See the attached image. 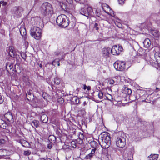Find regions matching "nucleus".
<instances>
[{"label": "nucleus", "instance_id": "18", "mask_svg": "<svg viewBox=\"0 0 160 160\" xmlns=\"http://www.w3.org/2000/svg\"><path fill=\"white\" fill-rule=\"evenodd\" d=\"M122 92L126 94L129 95L132 93V91L131 89L125 87L122 89Z\"/></svg>", "mask_w": 160, "mask_h": 160}, {"label": "nucleus", "instance_id": "56", "mask_svg": "<svg viewBox=\"0 0 160 160\" xmlns=\"http://www.w3.org/2000/svg\"><path fill=\"white\" fill-rule=\"evenodd\" d=\"M55 62V61H54L52 62V64L53 65H55L54 64V63Z\"/></svg>", "mask_w": 160, "mask_h": 160}, {"label": "nucleus", "instance_id": "3", "mask_svg": "<svg viewBox=\"0 0 160 160\" xmlns=\"http://www.w3.org/2000/svg\"><path fill=\"white\" fill-rule=\"evenodd\" d=\"M56 21L57 24L61 27L66 28L69 25L68 19L66 15L63 14L58 16Z\"/></svg>", "mask_w": 160, "mask_h": 160}, {"label": "nucleus", "instance_id": "43", "mask_svg": "<svg viewBox=\"0 0 160 160\" xmlns=\"http://www.w3.org/2000/svg\"><path fill=\"white\" fill-rule=\"evenodd\" d=\"M96 150V148H93L92 149L91 152V154H92L94 155Z\"/></svg>", "mask_w": 160, "mask_h": 160}, {"label": "nucleus", "instance_id": "25", "mask_svg": "<svg viewBox=\"0 0 160 160\" xmlns=\"http://www.w3.org/2000/svg\"><path fill=\"white\" fill-rule=\"evenodd\" d=\"M14 14L17 17H20L21 15V10L18 8H15Z\"/></svg>", "mask_w": 160, "mask_h": 160}, {"label": "nucleus", "instance_id": "32", "mask_svg": "<svg viewBox=\"0 0 160 160\" xmlns=\"http://www.w3.org/2000/svg\"><path fill=\"white\" fill-rule=\"evenodd\" d=\"M106 98L108 100L111 101L112 99V97L110 94H108L106 96Z\"/></svg>", "mask_w": 160, "mask_h": 160}, {"label": "nucleus", "instance_id": "19", "mask_svg": "<svg viewBox=\"0 0 160 160\" xmlns=\"http://www.w3.org/2000/svg\"><path fill=\"white\" fill-rule=\"evenodd\" d=\"M35 22L36 24L40 26L42 23V21L41 18L39 17H35L34 18Z\"/></svg>", "mask_w": 160, "mask_h": 160}, {"label": "nucleus", "instance_id": "54", "mask_svg": "<svg viewBox=\"0 0 160 160\" xmlns=\"http://www.w3.org/2000/svg\"><path fill=\"white\" fill-rule=\"evenodd\" d=\"M87 88L88 90H89L90 89V87H87Z\"/></svg>", "mask_w": 160, "mask_h": 160}, {"label": "nucleus", "instance_id": "37", "mask_svg": "<svg viewBox=\"0 0 160 160\" xmlns=\"http://www.w3.org/2000/svg\"><path fill=\"white\" fill-rule=\"evenodd\" d=\"M0 4H1L2 6H4L7 4V3L3 1H1L0 2Z\"/></svg>", "mask_w": 160, "mask_h": 160}, {"label": "nucleus", "instance_id": "47", "mask_svg": "<svg viewBox=\"0 0 160 160\" xmlns=\"http://www.w3.org/2000/svg\"><path fill=\"white\" fill-rule=\"evenodd\" d=\"M87 103L86 101H84L83 104L82 105V107H85V106L87 105Z\"/></svg>", "mask_w": 160, "mask_h": 160}, {"label": "nucleus", "instance_id": "41", "mask_svg": "<svg viewBox=\"0 0 160 160\" xmlns=\"http://www.w3.org/2000/svg\"><path fill=\"white\" fill-rule=\"evenodd\" d=\"M115 24L119 28H121L122 27V24L120 23H118V22H116L115 23Z\"/></svg>", "mask_w": 160, "mask_h": 160}, {"label": "nucleus", "instance_id": "16", "mask_svg": "<svg viewBox=\"0 0 160 160\" xmlns=\"http://www.w3.org/2000/svg\"><path fill=\"white\" fill-rule=\"evenodd\" d=\"M9 50L8 54L10 56L12 57H14L15 56V52L14 50V48L12 46H11L9 47Z\"/></svg>", "mask_w": 160, "mask_h": 160}, {"label": "nucleus", "instance_id": "20", "mask_svg": "<svg viewBox=\"0 0 160 160\" xmlns=\"http://www.w3.org/2000/svg\"><path fill=\"white\" fill-rule=\"evenodd\" d=\"M133 153L134 151L132 149L128 151L127 154V158H128V160H132L131 158H132Z\"/></svg>", "mask_w": 160, "mask_h": 160}, {"label": "nucleus", "instance_id": "40", "mask_svg": "<svg viewBox=\"0 0 160 160\" xmlns=\"http://www.w3.org/2000/svg\"><path fill=\"white\" fill-rule=\"evenodd\" d=\"M23 79L25 82H27L28 80V77L25 76H23Z\"/></svg>", "mask_w": 160, "mask_h": 160}, {"label": "nucleus", "instance_id": "2", "mask_svg": "<svg viewBox=\"0 0 160 160\" xmlns=\"http://www.w3.org/2000/svg\"><path fill=\"white\" fill-rule=\"evenodd\" d=\"M40 10L44 15H51L53 13L52 5L48 3H44L41 6Z\"/></svg>", "mask_w": 160, "mask_h": 160}, {"label": "nucleus", "instance_id": "7", "mask_svg": "<svg viewBox=\"0 0 160 160\" xmlns=\"http://www.w3.org/2000/svg\"><path fill=\"white\" fill-rule=\"evenodd\" d=\"M114 66L117 70L123 71L125 69V62L124 61L118 60L115 62Z\"/></svg>", "mask_w": 160, "mask_h": 160}, {"label": "nucleus", "instance_id": "46", "mask_svg": "<svg viewBox=\"0 0 160 160\" xmlns=\"http://www.w3.org/2000/svg\"><path fill=\"white\" fill-rule=\"evenodd\" d=\"M4 143V140L3 139H2L0 140V143L1 144H3Z\"/></svg>", "mask_w": 160, "mask_h": 160}, {"label": "nucleus", "instance_id": "9", "mask_svg": "<svg viewBox=\"0 0 160 160\" xmlns=\"http://www.w3.org/2000/svg\"><path fill=\"white\" fill-rule=\"evenodd\" d=\"M13 152L12 150H7L5 149H0V154L2 158L6 159H9L8 156L12 154Z\"/></svg>", "mask_w": 160, "mask_h": 160}, {"label": "nucleus", "instance_id": "22", "mask_svg": "<svg viewBox=\"0 0 160 160\" xmlns=\"http://www.w3.org/2000/svg\"><path fill=\"white\" fill-rule=\"evenodd\" d=\"M41 120L43 123H46L48 121V117L47 115L45 114H42L41 117Z\"/></svg>", "mask_w": 160, "mask_h": 160}, {"label": "nucleus", "instance_id": "17", "mask_svg": "<svg viewBox=\"0 0 160 160\" xmlns=\"http://www.w3.org/2000/svg\"><path fill=\"white\" fill-rule=\"evenodd\" d=\"M27 98L29 101H31L34 98V95L32 93V91L29 90L26 94Z\"/></svg>", "mask_w": 160, "mask_h": 160}, {"label": "nucleus", "instance_id": "29", "mask_svg": "<svg viewBox=\"0 0 160 160\" xmlns=\"http://www.w3.org/2000/svg\"><path fill=\"white\" fill-rule=\"evenodd\" d=\"M6 69H12L13 67V65L11 63L8 62L6 64Z\"/></svg>", "mask_w": 160, "mask_h": 160}, {"label": "nucleus", "instance_id": "33", "mask_svg": "<svg viewBox=\"0 0 160 160\" xmlns=\"http://www.w3.org/2000/svg\"><path fill=\"white\" fill-rule=\"evenodd\" d=\"M74 100V102L76 104H78L79 102V99L77 97H74L73 98Z\"/></svg>", "mask_w": 160, "mask_h": 160}, {"label": "nucleus", "instance_id": "59", "mask_svg": "<svg viewBox=\"0 0 160 160\" xmlns=\"http://www.w3.org/2000/svg\"><path fill=\"white\" fill-rule=\"evenodd\" d=\"M58 66H59L60 65V63H58Z\"/></svg>", "mask_w": 160, "mask_h": 160}, {"label": "nucleus", "instance_id": "60", "mask_svg": "<svg viewBox=\"0 0 160 160\" xmlns=\"http://www.w3.org/2000/svg\"><path fill=\"white\" fill-rule=\"evenodd\" d=\"M51 137H53V138H54V137H53V136H51ZM50 137V136L49 137Z\"/></svg>", "mask_w": 160, "mask_h": 160}, {"label": "nucleus", "instance_id": "57", "mask_svg": "<svg viewBox=\"0 0 160 160\" xmlns=\"http://www.w3.org/2000/svg\"><path fill=\"white\" fill-rule=\"evenodd\" d=\"M22 55V58H23L24 59H25L26 58H24L23 57H24V56H22V55Z\"/></svg>", "mask_w": 160, "mask_h": 160}, {"label": "nucleus", "instance_id": "45", "mask_svg": "<svg viewBox=\"0 0 160 160\" xmlns=\"http://www.w3.org/2000/svg\"><path fill=\"white\" fill-rule=\"evenodd\" d=\"M58 102H60L61 103H62L64 102V100L62 98H59Z\"/></svg>", "mask_w": 160, "mask_h": 160}, {"label": "nucleus", "instance_id": "8", "mask_svg": "<svg viewBox=\"0 0 160 160\" xmlns=\"http://www.w3.org/2000/svg\"><path fill=\"white\" fill-rule=\"evenodd\" d=\"M122 51V46L120 45H114L111 49V53L115 55H119Z\"/></svg>", "mask_w": 160, "mask_h": 160}, {"label": "nucleus", "instance_id": "30", "mask_svg": "<svg viewBox=\"0 0 160 160\" xmlns=\"http://www.w3.org/2000/svg\"><path fill=\"white\" fill-rule=\"evenodd\" d=\"M54 82L56 84L58 85L60 83V80L59 78L56 77L54 78Z\"/></svg>", "mask_w": 160, "mask_h": 160}, {"label": "nucleus", "instance_id": "14", "mask_svg": "<svg viewBox=\"0 0 160 160\" xmlns=\"http://www.w3.org/2000/svg\"><path fill=\"white\" fill-rule=\"evenodd\" d=\"M105 7L107 8L108 9L109 11H110V14L111 16L113 17H114L115 16V14L113 12L111 9L109 8V6L107 4H105V5L104 8L102 7V9L103 11L106 13L109 14V12H108L106 10H105Z\"/></svg>", "mask_w": 160, "mask_h": 160}, {"label": "nucleus", "instance_id": "24", "mask_svg": "<svg viewBox=\"0 0 160 160\" xmlns=\"http://www.w3.org/2000/svg\"><path fill=\"white\" fill-rule=\"evenodd\" d=\"M69 25V24L71 26H75L76 24V20L74 17H73L71 19L70 21L69 19H68Z\"/></svg>", "mask_w": 160, "mask_h": 160}, {"label": "nucleus", "instance_id": "42", "mask_svg": "<svg viewBox=\"0 0 160 160\" xmlns=\"http://www.w3.org/2000/svg\"><path fill=\"white\" fill-rule=\"evenodd\" d=\"M125 0H118L119 3L121 4H124Z\"/></svg>", "mask_w": 160, "mask_h": 160}, {"label": "nucleus", "instance_id": "61", "mask_svg": "<svg viewBox=\"0 0 160 160\" xmlns=\"http://www.w3.org/2000/svg\"><path fill=\"white\" fill-rule=\"evenodd\" d=\"M1 4H0V7H1Z\"/></svg>", "mask_w": 160, "mask_h": 160}, {"label": "nucleus", "instance_id": "26", "mask_svg": "<svg viewBox=\"0 0 160 160\" xmlns=\"http://www.w3.org/2000/svg\"><path fill=\"white\" fill-rule=\"evenodd\" d=\"M31 125L32 127L37 128L39 126V122L38 121L33 120L31 123Z\"/></svg>", "mask_w": 160, "mask_h": 160}, {"label": "nucleus", "instance_id": "48", "mask_svg": "<svg viewBox=\"0 0 160 160\" xmlns=\"http://www.w3.org/2000/svg\"><path fill=\"white\" fill-rule=\"evenodd\" d=\"M62 148L63 149H66V148H69V146L68 145H65L63 146Z\"/></svg>", "mask_w": 160, "mask_h": 160}, {"label": "nucleus", "instance_id": "27", "mask_svg": "<svg viewBox=\"0 0 160 160\" xmlns=\"http://www.w3.org/2000/svg\"><path fill=\"white\" fill-rule=\"evenodd\" d=\"M90 144L91 147L93 148H96L97 143V142L95 141H92L90 142Z\"/></svg>", "mask_w": 160, "mask_h": 160}, {"label": "nucleus", "instance_id": "12", "mask_svg": "<svg viewBox=\"0 0 160 160\" xmlns=\"http://www.w3.org/2000/svg\"><path fill=\"white\" fill-rule=\"evenodd\" d=\"M111 52V49L108 47H106L102 49V53L103 57H108Z\"/></svg>", "mask_w": 160, "mask_h": 160}, {"label": "nucleus", "instance_id": "23", "mask_svg": "<svg viewBox=\"0 0 160 160\" xmlns=\"http://www.w3.org/2000/svg\"><path fill=\"white\" fill-rule=\"evenodd\" d=\"M148 158L149 160H157L158 155L157 154H151Z\"/></svg>", "mask_w": 160, "mask_h": 160}, {"label": "nucleus", "instance_id": "15", "mask_svg": "<svg viewBox=\"0 0 160 160\" xmlns=\"http://www.w3.org/2000/svg\"><path fill=\"white\" fill-rule=\"evenodd\" d=\"M77 110L78 113L82 115L86 113V108L85 107H78L77 108Z\"/></svg>", "mask_w": 160, "mask_h": 160}, {"label": "nucleus", "instance_id": "21", "mask_svg": "<svg viewBox=\"0 0 160 160\" xmlns=\"http://www.w3.org/2000/svg\"><path fill=\"white\" fill-rule=\"evenodd\" d=\"M143 45L146 48L149 47L151 44V42L150 40L148 38H146L143 42Z\"/></svg>", "mask_w": 160, "mask_h": 160}, {"label": "nucleus", "instance_id": "63", "mask_svg": "<svg viewBox=\"0 0 160 160\" xmlns=\"http://www.w3.org/2000/svg\"><path fill=\"white\" fill-rule=\"evenodd\" d=\"M45 105H42V106H45Z\"/></svg>", "mask_w": 160, "mask_h": 160}, {"label": "nucleus", "instance_id": "52", "mask_svg": "<svg viewBox=\"0 0 160 160\" xmlns=\"http://www.w3.org/2000/svg\"><path fill=\"white\" fill-rule=\"evenodd\" d=\"M95 13H96V16H99V14H98V12H97V10H96V11H95Z\"/></svg>", "mask_w": 160, "mask_h": 160}, {"label": "nucleus", "instance_id": "50", "mask_svg": "<svg viewBox=\"0 0 160 160\" xmlns=\"http://www.w3.org/2000/svg\"><path fill=\"white\" fill-rule=\"evenodd\" d=\"M87 86H86V85H83V89L84 90H85L86 89H87Z\"/></svg>", "mask_w": 160, "mask_h": 160}, {"label": "nucleus", "instance_id": "35", "mask_svg": "<svg viewBox=\"0 0 160 160\" xmlns=\"http://www.w3.org/2000/svg\"><path fill=\"white\" fill-rule=\"evenodd\" d=\"M0 73H1V76L5 74V70L3 68H0Z\"/></svg>", "mask_w": 160, "mask_h": 160}, {"label": "nucleus", "instance_id": "10", "mask_svg": "<svg viewBox=\"0 0 160 160\" xmlns=\"http://www.w3.org/2000/svg\"><path fill=\"white\" fill-rule=\"evenodd\" d=\"M153 52L156 61L158 64L160 65V52L159 48L155 47Z\"/></svg>", "mask_w": 160, "mask_h": 160}, {"label": "nucleus", "instance_id": "38", "mask_svg": "<svg viewBox=\"0 0 160 160\" xmlns=\"http://www.w3.org/2000/svg\"><path fill=\"white\" fill-rule=\"evenodd\" d=\"M108 83L110 84H113L114 83V81L112 79H110L108 81Z\"/></svg>", "mask_w": 160, "mask_h": 160}, {"label": "nucleus", "instance_id": "58", "mask_svg": "<svg viewBox=\"0 0 160 160\" xmlns=\"http://www.w3.org/2000/svg\"><path fill=\"white\" fill-rule=\"evenodd\" d=\"M77 2H79L80 1V0H75Z\"/></svg>", "mask_w": 160, "mask_h": 160}, {"label": "nucleus", "instance_id": "64", "mask_svg": "<svg viewBox=\"0 0 160 160\" xmlns=\"http://www.w3.org/2000/svg\"><path fill=\"white\" fill-rule=\"evenodd\" d=\"M156 89H158V88H156Z\"/></svg>", "mask_w": 160, "mask_h": 160}, {"label": "nucleus", "instance_id": "53", "mask_svg": "<svg viewBox=\"0 0 160 160\" xmlns=\"http://www.w3.org/2000/svg\"><path fill=\"white\" fill-rule=\"evenodd\" d=\"M45 160H52L51 159L49 158H45Z\"/></svg>", "mask_w": 160, "mask_h": 160}, {"label": "nucleus", "instance_id": "62", "mask_svg": "<svg viewBox=\"0 0 160 160\" xmlns=\"http://www.w3.org/2000/svg\"><path fill=\"white\" fill-rule=\"evenodd\" d=\"M22 55H23V56H24L25 55H24V53H23V54H22Z\"/></svg>", "mask_w": 160, "mask_h": 160}, {"label": "nucleus", "instance_id": "11", "mask_svg": "<svg viewBox=\"0 0 160 160\" xmlns=\"http://www.w3.org/2000/svg\"><path fill=\"white\" fill-rule=\"evenodd\" d=\"M19 31L21 35L22 36L23 39L25 41V45H28V42L27 40H26V35L27 34V32L25 28L23 27H21L20 28Z\"/></svg>", "mask_w": 160, "mask_h": 160}, {"label": "nucleus", "instance_id": "36", "mask_svg": "<svg viewBox=\"0 0 160 160\" xmlns=\"http://www.w3.org/2000/svg\"><path fill=\"white\" fill-rule=\"evenodd\" d=\"M93 155L91 154V152L90 153L86 156V158L87 159H89L92 158L93 156Z\"/></svg>", "mask_w": 160, "mask_h": 160}, {"label": "nucleus", "instance_id": "39", "mask_svg": "<svg viewBox=\"0 0 160 160\" xmlns=\"http://www.w3.org/2000/svg\"><path fill=\"white\" fill-rule=\"evenodd\" d=\"M98 24L97 23H95L94 25V28H95L96 29V30H98L99 29V28L98 27Z\"/></svg>", "mask_w": 160, "mask_h": 160}, {"label": "nucleus", "instance_id": "5", "mask_svg": "<svg viewBox=\"0 0 160 160\" xmlns=\"http://www.w3.org/2000/svg\"><path fill=\"white\" fill-rule=\"evenodd\" d=\"M79 12L81 14L87 17L89 16L93 15L92 8L91 7H87V6H85L84 8H81L79 10Z\"/></svg>", "mask_w": 160, "mask_h": 160}, {"label": "nucleus", "instance_id": "55", "mask_svg": "<svg viewBox=\"0 0 160 160\" xmlns=\"http://www.w3.org/2000/svg\"><path fill=\"white\" fill-rule=\"evenodd\" d=\"M39 66L40 67V68H42V65L41 64H40L39 65Z\"/></svg>", "mask_w": 160, "mask_h": 160}, {"label": "nucleus", "instance_id": "31", "mask_svg": "<svg viewBox=\"0 0 160 160\" xmlns=\"http://www.w3.org/2000/svg\"><path fill=\"white\" fill-rule=\"evenodd\" d=\"M103 93L101 91H99L98 93V96L100 99H102L103 98Z\"/></svg>", "mask_w": 160, "mask_h": 160}, {"label": "nucleus", "instance_id": "49", "mask_svg": "<svg viewBox=\"0 0 160 160\" xmlns=\"http://www.w3.org/2000/svg\"><path fill=\"white\" fill-rule=\"evenodd\" d=\"M52 145L51 144H48V147L49 149H51L52 148Z\"/></svg>", "mask_w": 160, "mask_h": 160}, {"label": "nucleus", "instance_id": "51", "mask_svg": "<svg viewBox=\"0 0 160 160\" xmlns=\"http://www.w3.org/2000/svg\"><path fill=\"white\" fill-rule=\"evenodd\" d=\"M38 160H45V159L43 158H39Z\"/></svg>", "mask_w": 160, "mask_h": 160}, {"label": "nucleus", "instance_id": "28", "mask_svg": "<svg viewBox=\"0 0 160 160\" xmlns=\"http://www.w3.org/2000/svg\"><path fill=\"white\" fill-rule=\"evenodd\" d=\"M152 34L155 37L158 38L159 37V32L157 30H153L152 31Z\"/></svg>", "mask_w": 160, "mask_h": 160}, {"label": "nucleus", "instance_id": "4", "mask_svg": "<svg viewBox=\"0 0 160 160\" xmlns=\"http://www.w3.org/2000/svg\"><path fill=\"white\" fill-rule=\"evenodd\" d=\"M31 35L35 39L38 40L42 36V30L38 27H33L30 30Z\"/></svg>", "mask_w": 160, "mask_h": 160}, {"label": "nucleus", "instance_id": "6", "mask_svg": "<svg viewBox=\"0 0 160 160\" xmlns=\"http://www.w3.org/2000/svg\"><path fill=\"white\" fill-rule=\"evenodd\" d=\"M124 134H121L117 138L116 140V144L117 146L120 148L124 147L126 144V139Z\"/></svg>", "mask_w": 160, "mask_h": 160}, {"label": "nucleus", "instance_id": "44", "mask_svg": "<svg viewBox=\"0 0 160 160\" xmlns=\"http://www.w3.org/2000/svg\"><path fill=\"white\" fill-rule=\"evenodd\" d=\"M3 99L2 98V96L0 95V104L2 103L3 102Z\"/></svg>", "mask_w": 160, "mask_h": 160}, {"label": "nucleus", "instance_id": "1", "mask_svg": "<svg viewBox=\"0 0 160 160\" xmlns=\"http://www.w3.org/2000/svg\"><path fill=\"white\" fill-rule=\"evenodd\" d=\"M98 142L102 148H108L111 145V138L110 134L107 132H104L99 138Z\"/></svg>", "mask_w": 160, "mask_h": 160}, {"label": "nucleus", "instance_id": "34", "mask_svg": "<svg viewBox=\"0 0 160 160\" xmlns=\"http://www.w3.org/2000/svg\"><path fill=\"white\" fill-rule=\"evenodd\" d=\"M31 153V152L30 151H25L24 152V154L25 155H29Z\"/></svg>", "mask_w": 160, "mask_h": 160}, {"label": "nucleus", "instance_id": "13", "mask_svg": "<svg viewBox=\"0 0 160 160\" xmlns=\"http://www.w3.org/2000/svg\"><path fill=\"white\" fill-rule=\"evenodd\" d=\"M4 117L9 122H13V121L12 114L10 112L6 113L4 115Z\"/></svg>", "mask_w": 160, "mask_h": 160}]
</instances>
